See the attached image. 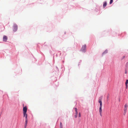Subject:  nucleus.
I'll list each match as a JSON object with an SVG mask.
<instances>
[{
    "label": "nucleus",
    "instance_id": "obj_2",
    "mask_svg": "<svg viewBox=\"0 0 128 128\" xmlns=\"http://www.w3.org/2000/svg\"><path fill=\"white\" fill-rule=\"evenodd\" d=\"M86 44L83 45L80 50L83 52H85L86 51Z\"/></svg>",
    "mask_w": 128,
    "mask_h": 128
},
{
    "label": "nucleus",
    "instance_id": "obj_11",
    "mask_svg": "<svg viewBox=\"0 0 128 128\" xmlns=\"http://www.w3.org/2000/svg\"><path fill=\"white\" fill-rule=\"evenodd\" d=\"M78 113H75V114L74 115V117L75 118H76L78 116Z\"/></svg>",
    "mask_w": 128,
    "mask_h": 128
},
{
    "label": "nucleus",
    "instance_id": "obj_20",
    "mask_svg": "<svg viewBox=\"0 0 128 128\" xmlns=\"http://www.w3.org/2000/svg\"><path fill=\"white\" fill-rule=\"evenodd\" d=\"M126 88H127V84H126Z\"/></svg>",
    "mask_w": 128,
    "mask_h": 128
},
{
    "label": "nucleus",
    "instance_id": "obj_4",
    "mask_svg": "<svg viewBox=\"0 0 128 128\" xmlns=\"http://www.w3.org/2000/svg\"><path fill=\"white\" fill-rule=\"evenodd\" d=\"M23 112H26L27 108L26 106H25L23 108Z\"/></svg>",
    "mask_w": 128,
    "mask_h": 128
},
{
    "label": "nucleus",
    "instance_id": "obj_16",
    "mask_svg": "<svg viewBox=\"0 0 128 128\" xmlns=\"http://www.w3.org/2000/svg\"><path fill=\"white\" fill-rule=\"evenodd\" d=\"M81 116V114L80 112H79L78 114V117H80Z\"/></svg>",
    "mask_w": 128,
    "mask_h": 128
},
{
    "label": "nucleus",
    "instance_id": "obj_15",
    "mask_svg": "<svg viewBox=\"0 0 128 128\" xmlns=\"http://www.w3.org/2000/svg\"><path fill=\"white\" fill-rule=\"evenodd\" d=\"M113 1V0H110V4H111L112 3Z\"/></svg>",
    "mask_w": 128,
    "mask_h": 128
},
{
    "label": "nucleus",
    "instance_id": "obj_10",
    "mask_svg": "<svg viewBox=\"0 0 128 128\" xmlns=\"http://www.w3.org/2000/svg\"><path fill=\"white\" fill-rule=\"evenodd\" d=\"M27 122H28L27 118H26V120H25V124H27Z\"/></svg>",
    "mask_w": 128,
    "mask_h": 128
},
{
    "label": "nucleus",
    "instance_id": "obj_12",
    "mask_svg": "<svg viewBox=\"0 0 128 128\" xmlns=\"http://www.w3.org/2000/svg\"><path fill=\"white\" fill-rule=\"evenodd\" d=\"M128 107V105L127 104H126L124 106V108H127Z\"/></svg>",
    "mask_w": 128,
    "mask_h": 128
},
{
    "label": "nucleus",
    "instance_id": "obj_19",
    "mask_svg": "<svg viewBox=\"0 0 128 128\" xmlns=\"http://www.w3.org/2000/svg\"><path fill=\"white\" fill-rule=\"evenodd\" d=\"M125 73L126 74L127 73V71H125Z\"/></svg>",
    "mask_w": 128,
    "mask_h": 128
},
{
    "label": "nucleus",
    "instance_id": "obj_1",
    "mask_svg": "<svg viewBox=\"0 0 128 128\" xmlns=\"http://www.w3.org/2000/svg\"><path fill=\"white\" fill-rule=\"evenodd\" d=\"M102 97H100L99 99L98 102L100 104V107L99 108V112L100 113V115L101 116H102Z\"/></svg>",
    "mask_w": 128,
    "mask_h": 128
},
{
    "label": "nucleus",
    "instance_id": "obj_18",
    "mask_svg": "<svg viewBox=\"0 0 128 128\" xmlns=\"http://www.w3.org/2000/svg\"><path fill=\"white\" fill-rule=\"evenodd\" d=\"M125 56H123L122 57V59L124 58H125Z\"/></svg>",
    "mask_w": 128,
    "mask_h": 128
},
{
    "label": "nucleus",
    "instance_id": "obj_8",
    "mask_svg": "<svg viewBox=\"0 0 128 128\" xmlns=\"http://www.w3.org/2000/svg\"><path fill=\"white\" fill-rule=\"evenodd\" d=\"M107 5V3L106 2H104L103 3V7L104 8Z\"/></svg>",
    "mask_w": 128,
    "mask_h": 128
},
{
    "label": "nucleus",
    "instance_id": "obj_3",
    "mask_svg": "<svg viewBox=\"0 0 128 128\" xmlns=\"http://www.w3.org/2000/svg\"><path fill=\"white\" fill-rule=\"evenodd\" d=\"M18 29V26L16 24H14L13 26V30L14 32L16 31Z\"/></svg>",
    "mask_w": 128,
    "mask_h": 128
},
{
    "label": "nucleus",
    "instance_id": "obj_9",
    "mask_svg": "<svg viewBox=\"0 0 128 128\" xmlns=\"http://www.w3.org/2000/svg\"><path fill=\"white\" fill-rule=\"evenodd\" d=\"M63 126L62 124V122H60V128H63Z\"/></svg>",
    "mask_w": 128,
    "mask_h": 128
},
{
    "label": "nucleus",
    "instance_id": "obj_14",
    "mask_svg": "<svg viewBox=\"0 0 128 128\" xmlns=\"http://www.w3.org/2000/svg\"><path fill=\"white\" fill-rule=\"evenodd\" d=\"M128 84V80H126L125 83L126 84Z\"/></svg>",
    "mask_w": 128,
    "mask_h": 128
},
{
    "label": "nucleus",
    "instance_id": "obj_7",
    "mask_svg": "<svg viewBox=\"0 0 128 128\" xmlns=\"http://www.w3.org/2000/svg\"><path fill=\"white\" fill-rule=\"evenodd\" d=\"M26 112H23L24 117H25V118H27V114Z\"/></svg>",
    "mask_w": 128,
    "mask_h": 128
},
{
    "label": "nucleus",
    "instance_id": "obj_13",
    "mask_svg": "<svg viewBox=\"0 0 128 128\" xmlns=\"http://www.w3.org/2000/svg\"><path fill=\"white\" fill-rule=\"evenodd\" d=\"M74 109L75 110L76 113H78L77 109L76 108H75Z\"/></svg>",
    "mask_w": 128,
    "mask_h": 128
},
{
    "label": "nucleus",
    "instance_id": "obj_6",
    "mask_svg": "<svg viewBox=\"0 0 128 128\" xmlns=\"http://www.w3.org/2000/svg\"><path fill=\"white\" fill-rule=\"evenodd\" d=\"M127 108H124V115H125L126 112L127 110Z\"/></svg>",
    "mask_w": 128,
    "mask_h": 128
},
{
    "label": "nucleus",
    "instance_id": "obj_17",
    "mask_svg": "<svg viewBox=\"0 0 128 128\" xmlns=\"http://www.w3.org/2000/svg\"><path fill=\"white\" fill-rule=\"evenodd\" d=\"M27 125V124H25V125H24V128H26Z\"/></svg>",
    "mask_w": 128,
    "mask_h": 128
},
{
    "label": "nucleus",
    "instance_id": "obj_5",
    "mask_svg": "<svg viewBox=\"0 0 128 128\" xmlns=\"http://www.w3.org/2000/svg\"><path fill=\"white\" fill-rule=\"evenodd\" d=\"M3 41L4 42H6L7 40V37L6 36H4L3 38Z\"/></svg>",
    "mask_w": 128,
    "mask_h": 128
}]
</instances>
